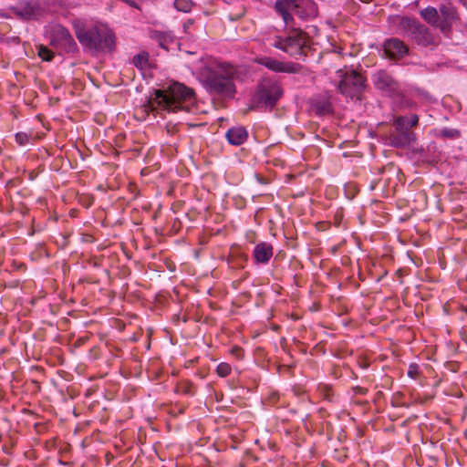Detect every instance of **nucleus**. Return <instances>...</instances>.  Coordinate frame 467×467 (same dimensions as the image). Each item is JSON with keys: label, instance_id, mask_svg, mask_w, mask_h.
<instances>
[{"label": "nucleus", "instance_id": "obj_23", "mask_svg": "<svg viewBox=\"0 0 467 467\" xmlns=\"http://www.w3.org/2000/svg\"><path fill=\"white\" fill-rule=\"evenodd\" d=\"M148 62L147 55L139 54L133 57V63L138 67H144Z\"/></svg>", "mask_w": 467, "mask_h": 467}, {"label": "nucleus", "instance_id": "obj_26", "mask_svg": "<svg viewBox=\"0 0 467 467\" xmlns=\"http://www.w3.org/2000/svg\"><path fill=\"white\" fill-rule=\"evenodd\" d=\"M441 132H442V135L445 137H456L459 134V132L457 130H448V129H444Z\"/></svg>", "mask_w": 467, "mask_h": 467}, {"label": "nucleus", "instance_id": "obj_13", "mask_svg": "<svg viewBox=\"0 0 467 467\" xmlns=\"http://www.w3.org/2000/svg\"><path fill=\"white\" fill-rule=\"evenodd\" d=\"M393 26L396 27V32L410 36L414 27L418 22L409 17L397 16L392 20Z\"/></svg>", "mask_w": 467, "mask_h": 467}, {"label": "nucleus", "instance_id": "obj_29", "mask_svg": "<svg viewBox=\"0 0 467 467\" xmlns=\"http://www.w3.org/2000/svg\"><path fill=\"white\" fill-rule=\"evenodd\" d=\"M192 25V21L191 19H189L185 24H184V29L187 30V28Z\"/></svg>", "mask_w": 467, "mask_h": 467}, {"label": "nucleus", "instance_id": "obj_4", "mask_svg": "<svg viewBox=\"0 0 467 467\" xmlns=\"http://www.w3.org/2000/svg\"><path fill=\"white\" fill-rule=\"evenodd\" d=\"M419 117L416 114L410 116H398L393 119L394 130L388 137L389 144L396 148H407L413 144L416 134L410 129L416 126Z\"/></svg>", "mask_w": 467, "mask_h": 467}, {"label": "nucleus", "instance_id": "obj_21", "mask_svg": "<svg viewBox=\"0 0 467 467\" xmlns=\"http://www.w3.org/2000/svg\"><path fill=\"white\" fill-rule=\"evenodd\" d=\"M38 56L42 58L44 61H51L53 57V53L46 47L40 46L38 47Z\"/></svg>", "mask_w": 467, "mask_h": 467}, {"label": "nucleus", "instance_id": "obj_1", "mask_svg": "<svg viewBox=\"0 0 467 467\" xmlns=\"http://www.w3.org/2000/svg\"><path fill=\"white\" fill-rule=\"evenodd\" d=\"M234 75L233 66L212 57L202 59L196 68L197 79L210 93L225 97L235 93Z\"/></svg>", "mask_w": 467, "mask_h": 467}, {"label": "nucleus", "instance_id": "obj_25", "mask_svg": "<svg viewBox=\"0 0 467 467\" xmlns=\"http://www.w3.org/2000/svg\"><path fill=\"white\" fill-rule=\"evenodd\" d=\"M330 111H331V105L329 102H326L320 108H318V112L320 114H327Z\"/></svg>", "mask_w": 467, "mask_h": 467}, {"label": "nucleus", "instance_id": "obj_5", "mask_svg": "<svg viewBox=\"0 0 467 467\" xmlns=\"http://www.w3.org/2000/svg\"><path fill=\"white\" fill-rule=\"evenodd\" d=\"M275 8L285 25L292 20L293 14L302 19L313 18L317 16V7L313 0H278Z\"/></svg>", "mask_w": 467, "mask_h": 467}, {"label": "nucleus", "instance_id": "obj_15", "mask_svg": "<svg viewBox=\"0 0 467 467\" xmlns=\"http://www.w3.org/2000/svg\"><path fill=\"white\" fill-rule=\"evenodd\" d=\"M410 37L416 41L419 45L422 46H429L433 43L432 36L430 34L428 29L419 23L416 27H414L413 32Z\"/></svg>", "mask_w": 467, "mask_h": 467}, {"label": "nucleus", "instance_id": "obj_14", "mask_svg": "<svg viewBox=\"0 0 467 467\" xmlns=\"http://www.w3.org/2000/svg\"><path fill=\"white\" fill-rule=\"evenodd\" d=\"M441 16L440 17L439 28L446 33L450 30L452 22L455 20L454 9L450 5H441L440 8Z\"/></svg>", "mask_w": 467, "mask_h": 467}, {"label": "nucleus", "instance_id": "obj_9", "mask_svg": "<svg viewBox=\"0 0 467 467\" xmlns=\"http://www.w3.org/2000/svg\"><path fill=\"white\" fill-rule=\"evenodd\" d=\"M255 62L276 73H298L301 66L292 62H283L270 57H261L255 58Z\"/></svg>", "mask_w": 467, "mask_h": 467}, {"label": "nucleus", "instance_id": "obj_17", "mask_svg": "<svg viewBox=\"0 0 467 467\" xmlns=\"http://www.w3.org/2000/svg\"><path fill=\"white\" fill-rule=\"evenodd\" d=\"M228 141L233 145H241L247 139V131L243 127H234L226 132Z\"/></svg>", "mask_w": 467, "mask_h": 467}, {"label": "nucleus", "instance_id": "obj_24", "mask_svg": "<svg viewBox=\"0 0 467 467\" xmlns=\"http://www.w3.org/2000/svg\"><path fill=\"white\" fill-rule=\"evenodd\" d=\"M16 140L19 144L24 145L27 141L28 137L26 133L20 132L16 135Z\"/></svg>", "mask_w": 467, "mask_h": 467}, {"label": "nucleus", "instance_id": "obj_22", "mask_svg": "<svg viewBox=\"0 0 467 467\" xmlns=\"http://www.w3.org/2000/svg\"><path fill=\"white\" fill-rule=\"evenodd\" d=\"M217 373L221 377H226L231 372V366L228 363L222 362L217 366Z\"/></svg>", "mask_w": 467, "mask_h": 467}, {"label": "nucleus", "instance_id": "obj_3", "mask_svg": "<svg viewBox=\"0 0 467 467\" xmlns=\"http://www.w3.org/2000/svg\"><path fill=\"white\" fill-rule=\"evenodd\" d=\"M76 35L84 47L94 51H111L115 45V36L110 28L104 25L88 28L75 25Z\"/></svg>", "mask_w": 467, "mask_h": 467}, {"label": "nucleus", "instance_id": "obj_2", "mask_svg": "<svg viewBox=\"0 0 467 467\" xmlns=\"http://www.w3.org/2000/svg\"><path fill=\"white\" fill-rule=\"evenodd\" d=\"M195 101V94L192 88L182 83L174 82L164 89L155 90L154 96L146 105V109L167 112H176L182 109L193 112Z\"/></svg>", "mask_w": 467, "mask_h": 467}, {"label": "nucleus", "instance_id": "obj_7", "mask_svg": "<svg viewBox=\"0 0 467 467\" xmlns=\"http://www.w3.org/2000/svg\"><path fill=\"white\" fill-rule=\"evenodd\" d=\"M282 95L283 89L278 83L265 79L258 86L254 101L258 107L272 109Z\"/></svg>", "mask_w": 467, "mask_h": 467}, {"label": "nucleus", "instance_id": "obj_27", "mask_svg": "<svg viewBox=\"0 0 467 467\" xmlns=\"http://www.w3.org/2000/svg\"><path fill=\"white\" fill-rule=\"evenodd\" d=\"M416 373V367L411 365L409 368L408 374L410 377L414 378Z\"/></svg>", "mask_w": 467, "mask_h": 467}, {"label": "nucleus", "instance_id": "obj_6", "mask_svg": "<svg viewBox=\"0 0 467 467\" xmlns=\"http://www.w3.org/2000/svg\"><path fill=\"white\" fill-rule=\"evenodd\" d=\"M337 87L340 93L351 99L358 98L365 87L364 78L353 69L337 71Z\"/></svg>", "mask_w": 467, "mask_h": 467}, {"label": "nucleus", "instance_id": "obj_18", "mask_svg": "<svg viewBox=\"0 0 467 467\" xmlns=\"http://www.w3.org/2000/svg\"><path fill=\"white\" fill-rule=\"evenodd\" d=\"M420 15L426 22L439 27L440 16L434 7L430 6L421 10Z\"/></svg>", "mask_w": 467, "mask_h": 467}, {"label": "nucleus", "instance_id": "obj_20", "mask_svg": "<svg viewBox=\"0 0 467 467\" xmlns=\"http://www.w3.org/2000/svg\"><path fill=\"white\" fill-rule=\"evenodd\" d=\"M389 78L383 73L379 74L375 78V83L379 88H384L389 85Z\"/></svg>", "mask_w": 467, "mask_h": 467}, {"label": "nucleus", "instance_id": "obj_28", "mask_svg": "<svg viewBox=\"0 0 467 467\" xmlns=\"http://www.w3.org/2000/svg\"><path fill=\"white\" fill-rule=\"evenodd\" d=\"M128 5H130V6H133V7H136V8H139V6L137 5V4L134 2V1H131V0H124Z\"/></svg>", "mask_w": 467, "mask_h": 467}, {"label": "nucleus", "instance_id": "obj_8", "mask_svg": "<svg viewBox=\"0 0 467 467\" xmlns=\"http://www.w3.org/2000/svg\"><path fill=\"white\" fill-rule=\"evenodd\" d=\"M307 44L306 34L294 29L290 32L287 37L277 36L272 44L277 49H280L291 56H296L301 53V50Z\"/></svg>", "mask_w": 467, "mask_h": 467}, {"label": "nucleus", "instance_id": "obj_11", "mask_svg": "<svg viewBox=\"0 0 467 467\" xmlns=\"http://www.w3.org/2000/svg\"><path fill=\"white\" fill-rule=\"evenodd\" d=\"M13 10L23 19L36 18L40 15V5L37 0L21 1L13 7Z\"/></svg>", "mask_w": 467, "mask_h": 467}, {"label": "nucleus", "instance_id": "obj_10", "mask_svg": "<svg viewBox=\"0 0 467 467\" xmlns=\"http://www.w3.org/2000/svg\"><path fill=\"white\" fill-rule=\"evenodd\" d=\"M51 43L61 47L67 52L74 50L76 46L69 31L61 25H56L53 26L51 32Z\"/></svg>", "mask_w": 467, "mask_h": 467}, {"label": "nucleus", "instance_id": "obj_16", "mask_svg": "<svg viewBox=\"0 0 467 467\" xmlns=\"http://www.w3.org/2000/svg\"><path fill=\"white\" fill-rule=\"evenodd\" d=\"M273 256V246L267 243L258 244L254 250V257L257 263L266 264Z\"/></svg>", "mask_w": 467, "mask_h": 467}, {"label": "nucleus", "instance_id": "obj_19", "mask_svg": "<svg viewBox=\"0 0 467 467\" xmlns=\"http://www.w3.org/2000/svg\"><path fill=\"white\" fill-rule=\"evenodd\" d=\"M193 4L192 0H175L174 7L183 13H188L192 10Z\"/></svg>", "mask_w": 467, "mask_h": 467}, {"label": "nucleus", "instance_id": "obj_12", "mask_svg": "<svg viewBox=\"0 0 467 467\" xmlns=\"http://www.w3.org/2000/svg\"><path fill=\"white\" fill-rule=\"evenodd\" d=\"M385 53L392 58H400L409 51L408 47L398 38H390L384 43Z\"/></svg>", "mask_w": 467, "mask_h": 467}]
</instances>
